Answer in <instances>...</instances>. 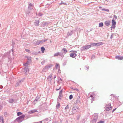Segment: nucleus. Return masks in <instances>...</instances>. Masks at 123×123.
<instances>
[{"instance_id":"nucleus-39","label":"nucleus","mask_w":123,"mask_h":123,"mask_svg":"<svg viewBox=\"0 0 123 123\" xmlns=\"http://www.w3.org/2000/svg\"><path fill=\"white\" fill-rule=\"evenodd\" d=\"M24 79H23L21 80H20L19 81L20 83L21 84L22 83V82H23L24 81Z\"/></svg>"},{"instance_id":"nucleus-49","label":"nucleus","mask_w":123,"mask_h":123,"mask_svg":"<svg viewBox=\"0 0 123 123\" xmlns=\"http://www.w3.org/2000/svg\"><path fill=\"white\" fill-rule=\"evenodd\" d=\"M62 97V94H59V98L61 99V98Z\"/></svg>"},{"instance_id":"nucleus-10","label":"nucleus","mask_w":123,"mask_h":123,"mask_svg":"<svg viewBox=\"0 0 123 123\" xmlns=\"http://www.w3.org/2000/svg\"><path fill=\"white\" fill-rule=\"evenodd\" d=\"M39 19L35 20L34 23V24L35 26H37L39 25Z\"/></svg>"},{"instance_id":"nucleus-17","label":"nucleus","mask_w":123,"mask_h":123,"mask_svg":"<svg viewBox=\"0 0 123 123\" xmlns=\"http://www.w3.org/2000/svg\"><path fill=\"white\" fill-rule=\"evenodd\" d=\"M62 51L63 52V53L65 54L68 51L66 49L63 48L62 49Z\"/></svg>"},{"instance_id":"nucleus-20","label":"nucleus","mask_w":123,"mask_h":123,"mask_svg":"<svg viewBox=\"0 0 123 123\" xmlns=\"http://www.w3.org/2000/svg\"><path fill=\"white\" fill-rule=\"evenodd\" d=\"M26 58H27V60L29 61V62H30V61L31 59V57H30L26 56Z\"/></svg>"},{"instance_id":"nucleus-23","label":"nucleus","mask_w":123,"mask_h":123,"mask_svg":"<svg viewBox=\"0 0 123 123\" xmlns=\"http://www.w3.org/2000/svg\"><path fill=\"white\" fill-rule=\"evenodd\" d=\"M112 23L113 25H115L116 22L115 21L114 19H113L112 21Z\"/></svg>"},{"instance_id":"nucleus-53","label":"nucleus","mask_w":123,"mask_h":123,"mask_svg":"<svg viewBox=\"0 0 123 123\" xmlns=\"http://www.w3.org/2000/svg\"><path fill=\"white\" fill-rule=\"evenodd\" d=\"M52 77V75L51 74H50L49 75V77H49V78H51Z\"/></svg>"},{"instance_id":"nucleus-60","label":"nucleus","mask_w":123,"mask_h":123,"mask_svg":"<svg viewBox=\"0 0 123 123\" xmlns=\"http://www.w3.org/2000/svg\"><path fill=\"white\" fill-rule=\"evenodd\" d=\"M56 78V76L55 75V76L54 77V79H55Z\"/></svg>"},{"instance_id":"nucleus-42","label":"nucleus","mask_w":123,"mask_h":123,"mask_svg":"<svg viewBox=\"0 0 123 123\" xmlns=\"http://www.w3.org/2000/svg\"><path fill=\"white\" fill-rule=\"evenodd\" d=\"M115 25H112L111 28H113L114 29L115 27Z\"/></svg>"},{"instance_id":"nucleus-54","label":"nucleus","mask_w":123,"mask_h":123,"mask_svg":"<svg viewBox=\"0 0 123 123\" xmlns=\"http://www.w3.org/2000/svg\"><path fill=\"white\" fill-rule=\"evenodd\" d=\"M2 109V107L0 105V111L1 109Z\"/></svg>"},{"instance_id":"nucleus-62","label":"nucleus","mask_w":123,"mask_h":123,"mask_svg":"<svg viewBox=\"0 0 123 123\" xmlns=\"http://www.w3.org/2000/svg\"><path fill=\"white\" fill-rule=\"evenodd\" d=\"M93 57H94V55H93L92 56V58H93Z\"/></svg>"},{"instance_id":"nucleus-19","label":"nucleus","mask_w":123,"mask_h":123,"mask_svg":"<svg viewBox=\"0 0 123 123\" xmlns=\"http://www.w3.org/2000/svg\"><path fill=\"white\" fill-rule=\"evenodd\" d=\"M30 63L29 61H27L26 63H25V64H24V66H26V67H28V65Z\"/></svg>"},{"instance_id":"nucleus-38","label":"nucleus","mask_w":123,"mask_h":123,"mask_svg":"<svg viewBox=\"0 0 123 123\" xmlns=\"http://www.w3.org/2000/svg\"><path fill=\"white\" fill-rule=\"evenodd\" d=\"M113 19H114V20L116 19H117V16L115 15H114Z\"/></svg>"},{"instance_id":"nucleus-29","label":"nucleus","mask_w":123,"mask_h":123,"mask_svg":"<svg viewBox=\"0 0 123 123\" xmlns=\"http://www.w3.org/2000/svg\"><path fill=\"white\" fill-rule=\"evenodd\" d=\"M93 94H92V95H91L90 97L91 98H93L92 99V101H93L94 100V97L93 95Z\"/></svg>"},{"instance_id":"nucleus-47","label":"nucleus","mask_w":123,"mask_h":123,"mask_svg":"<svg viewBox=\"0 0 123 123\" xmlns=\"http://www.w3.org/2000/svg\"><path fill=\"white\" fill-rule=\"evenodd\" d=\"M62 90L59 92V94H62Z\"/></svg>"},{"instance_id":"nucleus-8","label":"nucleus","mask_w":123,"mask_h":123,"mask_svg":"<svg viewBox=\"0 0 123 123\" xmlns=\"http://www.w3.org/2000/svg\"><path fill=\"white\" fill-rule=\"evenodd\" d=\"M111 104L109 103V104L108 105H107L106 106V110L107 111H109L110 110H111L112 108L111 107Z\"/></svg>"},{"instance_id":"nucleus-56","label":"nucleus","mask_w":123,"mask_h":123,"mask_svg":"<svg viewBox=\"0 0 123 123\" xmlns=\"http://www.w3.org/2000/svg\"><path fill=\"white\" fill-rule=\"evenodd\" d=\"M61 88V87L60 86L59 89H56V90L57 91V90H59V89H60Z\"/></svg>"},{"instance_id":"nucleus-61","label":"nucleus","mask_w":123,"mask_h":123,"mask_svg":"<svg viewBox=\"0 0 123 123\" xmlns=\"http://www.w3.org/2000/svg\"><path fill=\"white\" fill-rule=\"evenodd\" d=\"M3 87V86H1V87H0V88H2Z\"/></svg>"},{"instance_id":"nucleus-58","label":"nucleus","mask_w":123,"mask_h":123,"mask_svg":"<svg viewBox=\"0 0 123 123\" xmlns=\"http://www.w3.org/2000/svg\"><path fill=\"white\" fill-rule=\"evenodd\" d=\"M43 121H40V122H39V123H42V122Z\"/></svg>"},{"instance_id":"nucleus-15","label":"nucleus","mask_w":123,"mask_h":123,"mask_svg":"<svg viewBox=\"0 0 123 123\" xmlns=\"http://www.w3.org/2000/svg\"><path fill=\"white\" fill-rule=\"evenodd\" d=\"M22 70L23 71H24L25 73H26L28 70V67H26L24 69H23Z\"/></svg>"},{"instance_id":"nucleus-18","label":"nucleus","mask_w":123,"mask_h":123,"mask_svg":"<svg viewBox=\"0 0 123 123\" xmlns=\"http://www.w3.org/2000/svg\"><path fill=\"white\" fill-rule=\"evenodd\" d=\"M25 116V115H23L22 116L18 117V119L19 118H21V120L23 121V118H24Z\"/></svg>"},{"instance_id":"nucleus-43","label":"nucleus","mask_w":123,"mask_h":123,"mask_svg":"<svg viewBox=\"0 0 123 123\" xmlns=\"http://www.w3.org/2000/svg\"><path fill=\"white\" fill-rule=\"evenodd\" d=\"M30 13V12L29 11H27L26 12V14L27 15H29Z\"/></svg>"},{"instance_id":"nucleus-12","label":"nucleus","mask_w":123,"mask_h":123,"mask_svg":"<svg viewBox=\"0 0 123 123\" xmlns=\"http://www.w3.org/2000/svg\"><path fill=\"white\" fill-rule=\"evenodd\" d=\"M75 31L74 30L69 31L67 34V35L68 36H71L73 33Z\"/></svg>"},{"instance_id":"nucleus-36","label":"nucleus","mask_w":123,"mask_h":123,"mask_svg":"<svg viewBox=\"0 0 123 123\" xmlns=\"http://www.w3.org/2000/svg\"><path fill=\"white\" fill-rule=\"evenodd\" d=\"M73 98V95H70L69 97V99H71Z\"/></svg>"},{"instance_id":"nucleus-45","label":"nucleus","mask_w":123,"mask_h":123,"mask_svg":"<svg viewBox=\"0 0 123 123\" xmlns=\"http://www.w3.org/2000/svg\"><path fill=\"white\" fill-rule=\"evenodd\" d=\"M45 63V61L44 60L42 61L41 62V64L42 65H43Z\"/></svg>"},{"instance_id":"nucleus-37","label":"nucleus","mask_w":123,"mask_h":123,"mask_svg":"<svg viewBox=\"0 0 123 123\" xmlns=\"http://www.w3.org/2000/svg\"><path fill=\"white\" fill-rule=\"evenodd\" d=\"M102 11H105L107 12H109V10L108 9H102Z\"/></svg>"},{"instance_id":"nucleus-2","label":"nucleus","mask_w":123,"mask_h":123,"mask_svg":"<svg viewBox=\"0 0 123 123\" xmlns=\"http://www.w3.org/2000/svg\"><path fill=\"white\" fill-rule=\"evenodd\" d=\"M91 45H87L84 46L81 48V50L83 51L85 50H86L89 48H91Z\"/></svg>"},{"instance_id":"nucleus-64","label":"nucleus","mask_w":123,"mask_h":123,"mask_svg":"<svg viewBox=\"0 0 123 123\" xmlns=\"http://www.w3.org/2000/svg\"><path fill=\"white\" fill-rule=\"evenodd\" d=\"M111 28V30H112V28Z\"/></svg>"},{"instance_id":"nucleus-32","label":"nucleus","mask_w":123,"mask_h":123,"mask_svg":"<svg viewBox=\"0 0 123 123\" xmlns=\"http://www.w3.org/2000/svg\"><path fill=\"white\" fill-rule=\"evenodd\" d=\"M60 105V103H57L56 106V108L57 109L59 108Z\"/></svg>"},{"instance_id":"nucleus-1","label":"nucleus","mask_w":123,"mask_h":123,"mask_svg":"<svg viewBox=\"0 0 123 123\" xmlns=\"http://www.w3.org/2000/svg\"><path fill=\"white\" fill-rule=\"evenodd\" d=\"M47 40V39H45L44 40H42L41 41L38 40L35 42L34 43L36 44L39 45L46 41Z\"/></svg>"},{"instance_id":"nucleus-7","label":"nucleus","mask_w":123,"mask_h":123,"mask_svg":"<svg viewBox=\"0 0 123 123\" xmlns=\"http://www.w3.org/2000/svg\"><path fill=\"white\" fill-rule=\"evenodd\" d=\"M72 111L73 113H75L78 110V107L77 106H74L72 108Z\"/></svg>"},{"instance_id":"nucleus-13","label":"nucleus","mask_w":123,"mask_h":123,"mask_svg":"<svg viewBox=\"0 0 123 123\" xmlns=\"http://www.w3.org/2000/svg\"><path fill=\"white\" fill-rule=\"evenodd\" d=\"M116 58L119 60H122L123 59V57L120 56L119 55L117 56H116Z\"/></svg>"},{"instance_id":"nucleus-46","label":"nucleus","mask_w":123,"mask_h":123,"mask_svg":"<svg viewBox=\"0 0 123 123\" xmlns=\"http://www.w3.org/2000/svg\"><path fill=\"white\" fill-rule=\"evenodd\" d=\"M25 51L28 52H29L30 51L29 49H25Z\"/></svg>"},{"instance_id":"nucleus-24","label":"nucleus","mask_w":123,"mask_h":123,"mask_svg":"<svg viewBox=\"0 0 123 123\" xmlns=\"http://www.w3.org/2000/svg\"><path fill=\"white\" fill-rule=\"evenodd\" d=\"M80 97H78V98L77 99V100L76 101L77 103H78L79 102L80 103Z\"/></svg>"},{"instance_id":"nucleus-44","label":"nucleus","mask_w":123,"mask_h":123,"mask_svg":"<svg viewBox=\"0 0 123 123\" xmlns=\"http://www.w3.org/2000/svg\"><path fill=\"white\" fill-rule=\"evenodd\" d=\"M63 4L64 5H67V4L65 3L62 2L60 3V4Z\"/></svg>"},{"instance_id":"nucleus-3","label":"nucleus","mask_w":123,"mask_h":123,"mask_svg":"<svg viewBox=\"0 0 123 123\" xmlns=\"http://www.w3.org/2000/svg\"><path fill=\"white\" fill-rule=\"evenodd\" d=\"M71 53L70 54V56L73 58H74L76 57L77 55L76 53L77 52V51H71Z\"/></svg>"},{"instance_id":"nucleus-59","label":"nucleus","mask_w":123,"mask_h":123,"mask_svg":"<svg viewBox=\"0 0 123 123\" xmlns=\"http://www.w3.org/2000/svg\"><path fill=\"white\" fill-rule=\"evenodd\" d=\"M112 36H112V35H111V38H112Z\"/></svg>"},{"instance_id":"nucleus-41","label":"nucleus","mask_w":123,"mask_h":123,"mask_svg":"<svg viewBox=\"0 0 123 123\" xmlns=\"http://www.w3.org/2000/svg\"><path fill=\"white\" fill-rule=\"evenodd\" d=\"M81 122L83 123H85V121L84 119H83L81 121Z\"/></svg>"},{"instance_id":"nucleus-11","label":"nucleus","mask_w":123,"mask_h":123,"mask_svg":"<svg viewBox=\"0 0 123 123\" xmlns=\"http://www.w3.org/2000/svg\"><path fill=\"white\" fill-rule=\"evenodd\" d=\"M37 112V110L35 109L30 111L28 112V113L29 114H31L34 113L36 112Z\"/></svg>"},{"instance_id":"nucleus-50","label":"nucleus","mask_w":123,"mask_h":123,"mask_svg":"<svg viewBox=\"0 0 123 123\" xmlns=\"http://www.w3.org/2000/svg\"><path fill=\"white\" fill-rule=\"evenodd\" d=\"M4 116L5 117L7 116V113H6V112H5L4 113Z\"/></svg>"},{"instance_id":"nucleus-31","label":"nucleus","mask_w":123,"mask_h":123,"mask_svg":"<svg viewBox=\"0 0 123 123\" xmlns=\"http://www.w3.org/2000/svg\"><path fill=\"white\" fill-rule=\"evenodd\" d=\"M39 99V98L38 97H37L35 100L34 101V102L35 103L37 102L38 101V100Z\"/></svg>"},{"instance_id":"nucleus-33","label":"nucleus","mask_w":123,"mask_h":123,"mask_svg":"<svg viewBox=\"0 0 123 123\" xmlns=\"http://www.w3.org/2000/svg\"><path fill=\"white\" fill-rule=\"evenodd\" d=\"M22 114V113L21 112H18L17 113V115L18 116H19L20 115H21Z\"/></svg>"},{"instance_id":"nucleus-25","label":"nucleus","mask_w":123,"mask_h":123,"mask_svg":"<svg viewBox=\"0 0 123 123\" xmlns=\"http://www.w3.org/2000/svg\"><path fill=\"white\" fill-rule=\"evenodd\" d=\"M103 26V23L101 22L99 24V27H102Z\"/></svg>"},{"instance_id":"nucleus-4","label":"nucleus","mask_w":123,"mask_h":123,"mask_svg":"<svg viewBox=\"0 0 123 123\" xmlns=\"http://www.w3.org/2000/svg\"><path fill=\"white\" fill-rule=\"evenodd\" d=\"M52 66V65L51 64H50L49 65L46 66L45 68L43 69V72H46L49 68L51 67Z\"/></svg>"},{"instance_id":"nucleus-55","label":"nucleus","mask_w":123,"mask_h":123,"mask_svg":"<svg viewBox=\"0 0 123 123\" xmlns=\"http://www.w3.org/2000/svg\"><path fill=\"white\" fill-rule=\"evenodd\" d=\"M116 108L114 109L113 111H112V112H113L115 111L116 110Z\"/></svg>"},{"instance_id":"nucleus-26","label":"nucleus","mask_w":123,"mask_h":123,"mask_svg":"<svg viewBox=\"0 0 123 123\" xmlns=\"http://www.w3.org/2000/svg\"><path fill=\"white\" fill-rule=\"evenodd\" d=\"M60 66L57 63L56 64L55 68L56 69H57L59 68Z\"/></svg>"},{"instance_id":"nucleus-21","label":"nucleus","mask_w":123,"mask_h":123,"mask_svg":"<svg viewBox=\"0 0 123 123\" xmlns=\"http://www.w3.org/2000/svg\"><path fill=\"white\" fill-rule=\"evenodd\" d=\"M1 122L2 123H4L3 118L2 117L0 116V122Z\"/></svg>"},{"instance_id":"nucleus-57","label":"nucleus","mask_w":123,"mask_h":123,"mask_svg":"<svg viewBox=\"0 0 123 123\" xmlns=\"http://www.w3.org/2000/svg\"><path fill=\"white\" fill-rule=\"evenodd\" d=\"M86 68H87V69H88L89 68V67H86Z\"/></svg>"},{"instance_id":"nucleus-16","label":"nucleus","mask_w":123,"mask_h":123,"mask_svg":"<svg viewBox=\"0 0 123 123\" xmlns=\"http://www.w3.org/2000/svg\"><path fill=\"white\" fill-rule=\"evenodd\" d=\"M94 117V119L97 120L98 119V115L97 114H95L93 115Z\"/></svg>"},{"instance_id":"nucleus-28","label":"nucleus","mask_w":123,"mask_h":123,"mask_svg":"<svg viewBox=\"0 0 123 123\" xmlns=\"http://www.w3.org/2000/svg\"><path fill=\"white\" fill-rule=\"evenodd\" d=\"M41 49L42 53H44V50H45V49L43 47H42L41 48Z\"/></svg>"},{"instance_id":"nucleus-22","label":"nucleus","mask_w":123,"mask_h":123,"mask_svg":"<svg viewBox=\"0 0 123 123\" xmlns=\"http://www.w3.org/2000/svg\"><path fill=\"white\" fill-rule=\"evenodd\" d=\"M14 100L13 99H9V103H13L14 101Z\"/></svg>"},{"instance_id":"nucleus-35","label":"nucleus","mask_w":123,"mask_h":123,"mask_svg":"<svg viewBox=\"0 0 123 123\" xmlns=\"http://www.w3.org/2000/svg\"><path fill=\"white\" fill-rule=\"evenodd\" d=\"M48 80L50 82L52 80L51 78L48 77Z\"/></svg>"},{"instance_id":"nucleus-30","label":"nucleus","mask_w":123,"mask_h":123,"mask_svg":"<svg viewBox=\"0 0 123 123\" xmlns=\"http://www.w3.org/2000/svg\"><path fill=\"white\" fill-rule=\"evenodd\" d=\"M97 120L93 119V120H92V121L91 122H92V123H95L96 122Z\"/></svg>"},{"instance_id":"nucleus-52","label":"nucleus","mask_w":123,"mask_h":123,"mask_svg":"<svg viewBox=\"0 0 123 123\" xmlns=\"http://www.w3.org/2000/svg\"><path fill=\"white\" fill-rule=\"evenodd\" d=\"M99 123H104V122L102 121H100L99 122Z\"/></svg>"},{"instance_id":"nucleus-48","label":"nucleus","mask_w":123,"mask_h":123,"mask_svg":"<svg viewBox=\"0 0 123 123\" xmlns=\"http://www.w3.org/2000/svg\"><path fill=\"white\" fill-rule=\"evenodd\" d=\"M104 2V4L105 5H107V3H106L107 2V0H105Z\"/></svg>"},{"instance_id":"nucleus-34","label":"nucleus","mask_w":123,"mask_h":123,"mask_svg":"<svg viewBox=\"0 0 123 123\" xmlns=\"http://www.w3.org/2000/svg\"><path fill=\"white\" fill-rule=\"evenodd\" d=\"M69 108V106L68 105H67L66 107L65 108V110H66L67 109H68Z\"/></svg>"},{"instance_id":"nucleus-9","label":"nucleus","mask_w":123,"mask_h":123,"mask_svg":"<svg viewBox=\"0 0 123 123\" xmlns=\"http://www.w3.org/2000/svg\"><path fill=\"white\" fill-rule=\"evenodd\" d=\"M34 6L33 4L30 3L29 4L28 7V9L29 10H31L33 9V7Z\"/></svg>"},{"instance_id":"nucleus-6","label":"nucleus","mask_w":123,"mask_h":123,"mask_svg":"<svg viewBox=\"0 0 123 123\" xmlns=\"http://www.w3.org/2000/svg\"><path fill=\"white\" fill-rule=\"evenodd\" d=\"M90 44L91 46L92 45L94 46H98L103 44V43L102 42H99L96 43H90Z\"/></svg>"},{"instance_id":"nucleus-27","label":"nucleus","mask_w":123,"mask_h":123,"mask_svg":"<svg viewBox=\"0 0 123 123\" xmlns=\"http://www.w3.org/2000/svg\"><path fill=\"white\" fill-rule=\"evenodd\" d=\"M18 117L16 119V120L19 122H21L22 121L21 118H19L18 119Z\"/></svg>"},{"instance_id":"nucleus-51","label":"nucleus","mask_w":123,"mask_h":123,"mask_svg":"<svg viewBox=\"0 0 123 123\" xmlns=\"http://www.w3.org/2000/svg\"><path fill=\"white\" fill-rule=\"evenodd\" d=\"M19 83L18 82H17L16 84V86H18L19 85Z\"/></svg>"},{"instance_id":"nucleus-14","label":"nucleus","mask_w":123,"mask_h":123,"mask_svg":"<svg viewBox=\"0 0 123 123\" xmlns=\"http://www.w3.org/2000/svg\"><path fill=\"white\" fill-rule=\"evenodd\" d=\"M110 21L109 20L106 21L105 23V25L107 26H108L110 25Z\"/></svg>"},{"instance_id":"nucleus-5","label":"nucleus","mask_w":123,"mask_h":123,"mask_svg":"<svg viewBox=\"0 0 123 123\" xmlns=\"http://www.w3.org/2000/svg\"><path fill=\"white\" fill-rule=\"evenodd\" d=\"M60 56L62 57H63L64 56V55L63 53L61 52H57L55 53L54 55V56L55 57L56 56Z\"/></svg>"},{"instance_id":"nucleus-40","label":"nucleus","mask_w":123,"mask_h":123,"mask_svg":"<svg viewBox=\"0 0 123 123\" xmlns=\"http://www.w3.org/2000/svg\"><path fill=\"white\" fill-rule=\"evenodd\" d=\"M48 23H45L43 24V25L44 26H46L48 25Z\"/></svg>"},{"instance_id":"nucleus-63","label":"nucleus","mask_w":123,"mask_h":123,"mask_svg":"<svg viewBox=\"0 0 123 123\" xmlns=\"http://www.w3.org/2000/svg\"><path fill=\"white\" fill-rule=\"evenodd\" d=\"M79 119V117H78V118H77V119Z\"/></svg>"}]
</instances>
